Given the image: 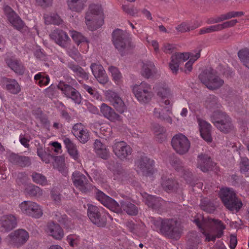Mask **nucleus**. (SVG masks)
<instances>
[{"mask_svg":"<svg viewBox=\"0 0 249 249\" xmlns=\"http://www.w3.org/2000/svg\"><path fill=\"white\" fill-rule=\"evenodd\" d=\"M151 222L159 233L168 238L178 240L182 234L181 225L177 220L172 218L162 219L160 217L156 219L151 217Z\"/></svg>","mask_w":249,"mask_h":249,"instance_id":"obj_1","label":"nucleus"},{"mask_svg":"<svg viewBox=\"0 0 249 249\" xmlns=\"http://www.w3.org/2000/svg\"><path fill=\"white\" fill-rule=\"evenodd\" d=\"M96 198L105 206L116 213H122L124 211L130 215H136L138 213V209L134 204L123 200L120 201L119 205L115 200L101 191L98 190L96 193Z\"/></svg>","mask_w":249,"mask_h":249,"instance_id":"obj_2","label":"nucleus"},{"mask_svg":"<svg viewBox=\"0 0 249 249\" xmlns=\"http://www.w3.org/2000/svg\"><path fill=\"white\" fill-rule=\"evenodd\" d=\"M200 217L201 219L199 217L196 218L193 220V222L202 231H205L206 228L214 226L213 230L215 234L207 232L203 233L206 236V241L208 242L211 241L214 242L216 238H220L223 235V231L225 229L226 227L221 221L201 216Z\"/></svg>","mask_w":249,"mask_h":249,"instance_id":"obj_3","label":"nucleus"},{"mask_svg":"<svg viewBox=\"0 0 249 249\" xmlns=\"http://www.w3.org/2000/svg\"><path fill=\"white\" fill-rule=\"evenodd\" d=\"M112 36L115 48L122 56L128 54L134 47L129 34L125 31L117 29L112 32Z\"/></svg>","mask_w":249,"mask_h":249,"instance_id":"obj_4","label":"nucleus"},{"mask_svg":"<svg viewBox=\"0 0 249 249\" xmlns=\"http://www.w3.org/2000/svg\"><path fill=\"white\" fill-rule=\"evenodd\" d=\"M219 196L224 206L231 212L237 213L243 206L242 202L232 189L222 188L219 191Z\"/></svg>","mask_w":249,"mask_h":249,"instance_id":"obj_5","label":"nucleus"},{"mask_svg":"<svg viewBox=\"0 0 249 249\" xmlns=\"http://www.w3.org/2000/svg\"><path fill=\"white\" fill-rule=\"evenodd\" d=\"M85 16L86 23L89 29L95 30L100 28L104 23L103 11L100 5L91 4Z\"/></svg>","mask_w":249,"mask_h":249,"instance_id":"obj_6","label":"nucleus"},{"mask_svg":"<svg viewBox=\"0 0 249 249\" xmlns=\"http://www.w3.org/2000/svg\"><path fill=\"white\" fill-rule=\"evenodd\" d=\"M200 81L210 89L214 90L220 88L224 81L216 74L215 71L209 68L203 71L198 76Z\"/></svg>","mask_w":249,"mask_h":249,"instance_id":"obj_7","label":"nucleus"},{"mask_svg":"<svg viewBox=\"0 0 249 249\" xmlns=\"http://www.w3.org/2000/svg\"><path fill=\"white\" fill-rule=\"evenodd\" d=\"M211 120L215 127L224 133H228L233 129L231 119L225 112H214Z\"/></svg>","mask_w":249,"mask_h":249,"instance_id":"obj_8","label":"nucleus"},{"mask_svg":"<svg viewBox=\"0 0 249 249\" xmlns=\"http://www.w3.org/2000/svg\"><path fill=\"white\" fill-rule=\"evenodd\" d=\"M133 91L138 100L142 103H148L153 96L151 86L145 82H142L139 85H135Z\"/></svg>","mask_w":249,"mask_h":249,"instance_id":"obj_9","label":"nucleus"},{"mask_svg":"<svg viewBox=\"0 0 249 249\" xmlns=\"http://www.w3.org/2000/svg\"><path fill=\"white\" fill-rule=\"evenodd\" d=\"M171 144L175 151L181 155L186 154L190 147V143L187 138L180 133L175 135L172 138Z\"/></svg>","mask_w":249,"mask_h":249,"instance_id":"obj_10","label":"nucleus"},{"mask_svg":"<svg viewBox=\"0 0 249 249\" xmlns=\"http://www.w3.org/2000/svg\"><path fill=\"white\" fill-rule=\"evenodd\" d=\"M88 216L90 221L99 227H105L107 224L105 215H102L99 208L92 204H88Z\"/></svg>","mask_w":249,"mask_h":249,"instance_id":"obj_11","label":"nucleus"},{"mask_svg":"<svg viewBox=\"0 0 249 249\" xmlns=\"http://www.w3.org/2000/svg\"><path fill=\"white\" fill-rule=\"evenodd\" d=\"M57 88L61 90L67 98H71L76 104H79L81 103L82 97L80 93L72 86L61 81L57 85Z\"/></svg>","mask_w":249,"mask_h":249,"instance_id":"obj_12","label":"nucleus"},{"mask_svg":"<svg viewBox=\"0 0 249 249\" xmlns=\"http://www.w3.org/2000/svg\"><path fill=\"white\" fill-rule=\"evenodd\" d=\"M21 211L35 218H39L42 215L39 206L31 201H24L19 205Z\"/></svg>","mask_w":249,"mask_h":249,"instance_id":"obj_13","label":"nucleus"},{"mask_svg":"<svg viewBox=\"0 0 249 249\" xmlns=\"http://www.w3.org/2000/svg\"><path fill=\"white\" fill-rule=\"evenodd\" d=\"M192 55L193 53H177L172 55L171 61L169 63V67L172 72L177 74L180 64L188 60Z\"/></svg>","mask_w":249,"mask_h":249,"instance_id":"obj_14","label":"nucleus"},{"mask_svg":"<svg viewBox=\"0 0 249 249\" xmlns=\"http://www.w3.org/2000/svg\"><path fill=\"white\" fill-rule=\"evenodd\" d=\"M106 96L117 111L121 114L124 112L126 109V106L117 93L112 90H108L106 93Z\"/></svg>","mask_w":249,"mask_h":249,"instance_id":"obj_15","label":"nucleus"},{"mask_svg":"<svg viewBox=\"0 0 249 249\" xmlns=\"http://www.w3.org/2000/svg\"><path fill=\"white\" fill-rule=\"evenodd\" d=\"M112 150L114 154L122 160L126 159L132 153L130 146L123 141L115 143L112 145Z\"/></svg>","mask_w":249,"mask_h":249,"instance_id":"obj_16","label":"nucleus"},{"mask_svg":"<svg viewBox=\"0 0 249 249\" xmlns=\"http://www.w3.org/2000/svg\"><path fill=\"white\" fill-rule=\"evenodd\" d=\"M72 180L74 185L82 192L87 193L89 191V184L85 175L78 171H75L72 175Z\"/></svg>","mask_w":249,"mask_h":249,"instance_id":"obj_17","label":"nucleus"},{"mask_svg":"<svg viewBox=\"0 0 249 249\" xmlns=\"http://www.w3.org/2000/svg\"><path fill=\"white\" fill-rule=\"evenodd\" d=\"M136 164L143 175L148 176L152 174L154 161L147 157L141 156L137 160Z\"/></svg>","mask_w":249,"mask_h":249,"instance_id":"obj_18","label":"nucleus"},{"mask_svg":"<svg viewBox=\"0 0 249 249\" xmlns=\"http://www.w3.org/2000/svg\"><path fill=\"white\" fill-rule=\"evenodd\" d=\"M3 10L8 20L16 29L20 30L23 27V21L10 6H5Z\"/></svg>","mask_w":249,"mask_h":249,"instance_id":"obj_19","label":"nucleus"},{"mask_svg":"<svg viewBox=\"0 0 249 249\" xmlns=\"http://www.w3.org/2000/svg\"><path fill=\"white\" fill-rule=\"evenodd\" d=\"M143 198H145V203L148 207L151 208L153 210L158 213L160 212L164 201L161 198L149 195L144 193L142 195Z\"/></svg>","mask_w":249,"mask_h":249,"instance_id":"obj_20","label":"nucleus"},{"mask_svg":"<svg viewBox=\"0 0 249 249\" xmlns=\"http://www.w3.org/2000/svg\"><path fill=\"white\" fill-rule=\"evenodd\" d=\"M210 156L205 154H200L197 156V167L203 172H207L212 169L214 166Z\"/></svg>","mask_w":249,"mask_h":249,"instance_id":"obj_21","label":"nucleus"},{"mask_svg":"<svg viewBox=\"0 0 249 249\" xmlns=\"http://www.w3.org/2000/svg\"><path fill=\"white\" fill-rule=\"evenodd\" d=\"M51 39L63 48L67 47L70 38L66 33L61 29H55L50 35Z\"/></svg>","mask_w":249,"mask_h":249,"instance_id":"obj_22","label":"nucleus"},{"mask_svg":"<svg viewBox=\"0 0 249 249\" xmlns=\"http://www.w3.org/2000/svg\"><path fill=\"white\" fill-rule=\"evenodd\" d=\"M9 161L12 164L21 167L30 166L32 164L31 158L27 156L11 153L8 158Z\"/></svg>","mask_w":249,"mask_h":249,"instance_id":"obj_23","label":"nucleus"},{"mask_svg":"<svg viewBox=\"0 0 249 249\" xmlns=\"http://www.w3.org/2000/svg\"><path fill=\"white\" fill-rule=\"evenodd\" d=\"M197 121L201 137L206 142H211L212 141L211 125L206 121L200 118L197 119Z\"/></svg>","mask_w":249,"mask_h":249,"instance_id":"obj_24","label":"nucleus"},{"mask_svg":"<svg viewBox=\"0 0 249 249\" xmlns=\"http://www.w3.org/2000/svg\"><path fill=\"white\" fill-rule=\"evenodd\" d=\"M17 222L16 217L13 215L3 217L0 222V231L7 232L16 227Z\"/></svg>","mask_w":249,"mask_h":249,"instance_id":"obj_25","label":"nucleus"},{"mask_svg":"<svg viewBox=\"0 0 249 249\" xmlns=\"http://www.w3.org/2000/svg\"><path fill=\"white\" fill-rule=\"evenodd\" d=\"M50 235L55 239L60 240L64 236V232L60 225L54 222H48L46 230Z\"/></svg>","mask_w":249,"mask_h":249,"instance_id":"obj_26","label":"nucleus"},{"mask_svg":"<svg viewBox=\"0 0 249 249\" xmlns=\"http://www.w3.org/2000/svg\"><path fill=\"white\" fill-rule=\"evenodd\" d=\"M94 148L97 155L104 160H107L109 157V151L107 146L100 140L96 139L94 143Z\"/></svg>","mask_w":249,"mask_h":249,"instance_id":"obj_27","label":"nucleus"},{"mask_svg":"<svg viewBox=\"0 0 249 249\" xmlns=\"http://www.w3.org/2000/svg\"><path fill=\"white\" fill-rule=\"evenodd\" d=\"M101 112L105 117L110 121L115 122L121 120V116L113 108L104 103L101 106Z\"/></svg>","mask_w":249,"mask_h":249,"instance_id":"obj_28","label":"nucleus"},{"mask_svg":"<svg viewBox=\"0 0 249 249\" xmlns=\"http://www.w3.org/2000/svg\"><path fill=\"white\" fill-rule=\"evenodd\" d=\"M13 240L19 245L24 244L29 238L28 233L24 230L20 229L10 234Z\"/></svg>","mask_w":249,"mask_h":249,"instance_id":"obj_29","label":"nucleus"},{"mask_svg":"<svg viewBox=\"0 0 249 249\" xmlns=\"http://www.w3.org/2000/svg\"><path fill=\"white\" fill-rule=\"evenodd\" d=\"M162 111L163 112L161 113L159 109L155 108L154 111L155 116L162 121L172 124V119L170 116V115L172 114L171 108L169 107H166L164 108V110Z\"/></svg>","mask_w":249,"mask_h":249,"instance_id":"obj_30","label":"nucleus"},{"mask_svg":"<svg viewBox=\"0 0 249 249\" xmlns=\"http://www.w3.org/2000/svg\"><path fill=\"white\" fill-rule=\"evenodd\" d=\"M3 82L6 85L7 90L10 93L16 94L20 91V86L16 80L4 78Z\"/></svg>","mask_w":249,"mask_h":249,"instance_id":"obj_31","label":"nucleus"},{"mask_svg":"<svg viewBox=\"0 0 249 249\" xmlns=\"http://www.w3.org/2000/svg\"><path fill=\"white\" fill-rule=\"evenodd\" d=\"M54 218L58 222L64 225V228L67 230H71L74 228L71 221L68 218L65 214H62L58 212H55Z\"/></svg>","mask_w":249,"mask_h":249,"instance_id":"obj_32","label":"nucleus"},{"mask_svg":"<svg viewBox=\"0 0 249 249\" xmlns=\"http://www.w3.org/2000/svg\"><path fill=\"white\" fill-rule=\"evenodd\" d=\"M67 66L77 76L86 80L89 79L88 73L78 65L74 62H69Z\"/></svg>","mask_w":249,"mask_h":249,"instance_id":"obj_33","label":"nucleus"},{"mask_svg":"<svg viewBox=\"0 0 249 249\" xmlns=\"http://www.w3.org/2000/svg\"><path fill=\"white\" fill-rule=\"evenodd\" d=\"M153 89L157 95L162 99L168 98L170 95V89L164 84H156Z\"/></svg>","mask_w":249,"mask_h":249,"instance_id":"obj_34","label":"nucleus"},{"mask_svg":"<svg viewBox=\"0 0 249 249\" xmlns=\"http://www.w3.org/2000/svg\"><path fill=\"white\" fill-rule=\"evenodd\" d=\"M155 67L153 63L147 61L143 63L142 75L146 78H150L155 72Z\"/></svg>","mask_w":249,"mask_h":249,"instance_id":"obj_35","label":"nucleus"},{"mask_svg":"<svg viewBox=\"0 0 249 249\" xmlns=\"http://www.w3.org/2000/svg\"><path fill=\"white\" fill-rule=\"evenodd\" d=\"M8 66L16 73L22 75L24 72V68L18 60L10 59L7 61Z\"/></svg>","mask_w":249,"mask_h":249,"instance_id":"obj_36","label":"nucleus"},{"mask_svg":"<svg viewBox=\"0 0 249 249\" xmlns=\"http://www.w3.org/2000/svg\"><path fill=\"white\" fill-rule=\"evenodd\" d=\"M200 207L203 211L208 213H213L216 209L213 203L207 198H204L201 200Z\"/></svg>","mask_w":249,"mask_h":249,"instance_id":"obj_37","label":"nucleus"},{"mask_svg":"<svg viewBox=\"0 0 249 249\" xmlns=\"http://www.w3.org/2000/svg\"><path fill=\"white\" fill-rule=\"evenodd\" d=\"M161 186L164 190L167 192L174 191L177 189L178 184L176 180L172 178H168L163 180Z\"/></svg>","mask_w":249,"mask_h":249,"instance_id":"obj_38","label":"nucleus"},{"mask_svg":"<svg viewBox=\"0 0 249 249\" xmlns=\"http://www.w3.org/2000/svg\"><path fill=\"white\" fill-rule=\"evenodd\" d=\"M86 1L87 0H78L76 2H74L73 0H67V3L69 8L72 11L79 12L83 9Z\"/></svg>","mask_w":249,"mask_h":249,"instance_id":"obj_39","label":"nucleus"},{"mask_svg":"<svg viewBox=\"0 0 249 249\" xmlns=\"http://www.w3.org/2000/svg\"><path fill=\"white\" fill-rule=\"evenodd\" d=\"M237 54L243 65L249 69V49H241L238 51Z\"/></svg>","mask_w":249,"mask_h":249,"instance_id":"obj_40","label":"nucleus"},{"mask_svg":"<svg viewBox=\"0 0 249 249\" xmlns=\"http://www.w3.org/2000/svg\"><path fill=\"white\" fill-rule=\"evenodd\" d=\"M169 160L170 164L178 172H180L184 167L180 160L174 154L169 156Z\"/></svg>","mask_w":249,"mask_h":249,"instance_id":"obj_41","label":"nucleus"},{"mask_svg":"<svg viewBox=\"0 0 249 249\" xmlns=\"http://www.w3.org/2000/svg\"><path fill=\"white\" fill-rule=\"evenodd\" d=\"M33 181L41 185H45L47 183L46 178L42 174L34 172L31 175Z\"/></svg>","mask_w":249,"mask_h":249,"instance_id":"obj_42","label":"nucleus"},{"mask_svg":"<svg viewBox=\"0 0 249 249\" xmlns=\"http://www.w3.org/2000/svg\"><path fill=\"white\" fill-rule=\"evenodd\" d=\"M205 105L206 107L209 109L218 107L217 97L213 95H210L207 97Z\"/></svg>","mask_w":249,"mask_h":249,"instance_id":"obj_43","label":"nucleus"},{"mask_svg":"<svg viewBox=\"0 0 249 249\" xmlns=\"http://www.w3.org/2000/svg\"><path fill=\"white\" fill-rule=\"evenodd\" d=\"M90 69L95 78L106 74L105 71L101 65L92 63L90 66Z\"/></svg>","mask_w":249,"mask_h":249,"instance_id":"obj_44","label":"nucleus"},{"mask_svg":"<svg viewBox=\"0 0 249 249\" xmlns=\"http://www.w3.org/2000/svg\"><path fill=\"white\" fill-rule=\"evenodd\" d=\"M200 51L199 50L195 54L193 53V55L190 57V60L185 64V68L186 69L185 72L187 73V71L190 72L192 70L193 64L200 56Z\"/></svg>","mask_w":249,"mask_h":249,"instance_id":"obj_45","label":"nucleus"},{"mask_svg":"<svg viewBox=\"0 0 249 249\" xmlns=\"http://www.w3.org/2000/svg\"><path fill=\"white\" fill-rule=\"evenodd\" d=\"M190 234H192V237L194 238L193 239L191 237H189L188 241L187 242V246L189 249H197L196 247L199 243V239L196 235V233L191 232L190 233ZM191 236V235H189L190 237Z\"/></svg>","mask_w":249,"mask_h":249,"instance_id":"obj_46","label":"nucleus"},{"mask_svg":"<svg viewBox=\"0 0 249 249\" xmlns=\"http://www.w3.org/2000/svg\"><path fill=\"white\" fill-rule=\"evenodd\" d=\"M28 195L32 196H37L41 195L42 191L41 189L36 185L29 186L26 189Z\"/></svg>","mask_w":249,"mask_h":249,"instance_id":"obj_47","label":"nucleus"},{"mask_svg":"<svg viewBox=\"0 0 249 249\" xmlns=\"http://www.w3.org/2000/svg\"><path fill=\"white\" fill-rule=\"evenodd\" d=\"M54 159L53 166L60 171H62L64 168V158L63 156H56L51 157Z\"/></svg>","mask_w":249,"mask_h":249,"instance_id":"obj_48","label":"nucleus"},{"mask_svg":"<svg viewBox=\"0 0 249 249\" xmlns=\"http://www.w3.org/2000/svg\"><path fill=\"white\" fill-rule=\"evenodd\" d=\"M35 80H38V84L40 86L47 85L50 81L48 75H44L41 73H38L35 76Z\"/></svg>","mask_w":249,"mask_h":249,"instance_id":"obj_49","label":"nucleus"},{"mask_svg":"<svg viewBox=\"0 0 249 249\" xmlns=\"http://www.w3.org/2000/svg\"><path fill=\"white\" fill-rule=\"evenodd\" d=\"M71 36L73 40L77 44V45H79L81 43L88 42L86 38L79 32L72 31L71 32Z\"/></svg>","mask_w":249,"mask_h":249,"instance_id":"obj_50","label":"nucleus"},{"mask_svg":"<svg viewBox=\"0 0 249 249\" xmlns=\"http://www.w3.org/2000/svg\"><path fill=\"white\" fill-rule=\"evenodd\" d=\"M37 155L46 163L50 162V158L53 157V156L46 152L44 151L42 148H38L37 150Z\"/></svg>","mask_w":249,"mask_h":249,"instance_id":"obj_51","label":"nucleus"},{"mask_svg":"<svg viewBox=\"0 0 249 249\" xmlns=\"http://www.w3.org/2000/svg\"><path fill=\"white\" fill-rule=\"evenodd\" d=\"M80 142L85 143L87 142L89 138V132L87 129H84L82 132L77 134L76 136Z\"/></svg>","mask_w":249,"mask_h":249,"instance_id":"obj_52","label":"nucleus"},{"mask_svg":"<svg viewBox=\"0 0 249 249\" xmlns=\"http://www.w3.org/2000/svg\"><path fill=\"white\" fill-rule=\"evenodd\" d=\"M182 177L188 183H192L193 181V175L189 169L184 167L180 171Z\"/></svg>","mask_w":249,"mask_h":249,"instance_id":"obj_53","label":"nucleus"},{"mask_svg":"<svg viewBox=\"0 0 249 249\" xmlns=\"http://www.w3.org/2000/svg\"><path fill=\"white\" fill-rule=\"evenodd\" d=\"M240 168L242 173H246L249 170V160L247 158H241Z\"/></svg>","mask_w":249,"mask_h":249,"instance_id":"obj_54","label":"nucleus"},{"mask_svg":"<svg viewBox=\"0 0 249 249\" xmlns=\"http://www.w3.org/2000/svg\"><path fill=\"white\" fill-rule=\"evenodd\" d=\"M108 70L111 73L112 76L115 80H118L121 77V74L118 69L114 66H110L108 68Z\"/></svg>","mask_w":249,"mask_h":249,"instance_id":"obj_55","label":"nucleus"},{"mask_svg":"<svg viewBox=\"0 0 249 249\" xmlns=\"http://www.w3.org/2000/svg\"><path fill=\"white\" fill-rule=\"evenodd\" d=\"M238 21L237 19H233L229 21L225 22L222 24H219L221 30L227 28L232 27Z\"/></svg>","mask_w":249,"mask_h":249,"instance_id":"obj_56","label":"nucleus"},{"mask_svg":"<svg viewBox=\"0 0 249 249\" xmlns=\"http://www.w3.org/2000/svg\"><path fill=\"white\" fill-rule=\"evenodd\" d=\"M122 9L126 13L132 16L138 13L137 9H134L133 7L129 8L128 6L126 5H123Z\"/></svg>","mask_w":249,"mask_h":249,"instance_id":"obj_57","label":"nucleus"},{"mask_svg":"<svg viewBox=\"0 0 249 249\" xmlns=\"http://www.w3.org/2000/svg\"><path fill=\"white\" fill-rule=\"evenodd\" d=\"M176 28L178 32L181 33L190 31V26L185 22H183L178 25Z\"/></svg>","mask_w":249,"mask_h":249,"instance_id":"obj_58","label":"nucleus"},{"mask_svg":"<svg viewBox=\"0 0 249 249\" xmlns=\"http://www.w3.org/2000/svg\"><path fill=\"white\" fill-rule=\"evenodd\" d=\"M55 89L56 87L52 85L45 89L46 95L49 98H52L55 94Z\"/></svg>","mask_w":249,"mask_h":249,"instance_id":"obj_59","label":"nucleus"},{"mask_svg":"<svg viewBox=\"0 0 249 249\" xmlns=\"http://www.w3.org/2000/svg\"><path fill=\"white\" fill-rule=\"evenodd\" d=\"M125 225L130 232L133 233L136 232L138 225L135 224L132 221H127Z\"/></svg>","mask_w":249,"mask_h":249,"instance_id":"obj_60","label":"nucleus"},{"mask_svg":"<svg viewBox=\"0 0 249 249\" xmlns=\"http://www.w3.org/2000/svg\"><path fill=\"white\" fill-rule=\"evenodd\" d=\"M72 129L74 131L73 132L74 135L76 136L77 134L82 132L84 129V128L83 124L81 123H77L73 125Z\"/></svg>","mask_w":249,"mask_h":249,"instance_id":"obj_61","label":"nucleus"},{"mask_svg":"<svg viewBox=\"0 0 249 249\" xmlns=\"http://www.w3.org/2000/svg\"><path fill=\"white\" fill-rule=\"evenodd\" d=\"M63 142L68 151L76 147V145L68 138H65Z\"/></svg>","mask_w":249,"mask_h":249,"instance_id":"obj_62","label":"nucleus"},{"mask_svg":"<svg viewBox=\"0 0 249 249\" xmlns=\"http://www.w3.org/2000/svg\"><path fill=\"white\" fill-rule=\"evenodd\" d=\"M153 128L154 131L157 134H160V133H165L166 132L165 128L160 125L158 124H156L153 125Z\"/></svg>","mask_w":249,"mask_h":249,"instance_id":"obj_63","label":"nucleus"},{"mask_svg":"<svg viewBox=\"0 0 249 249\" xmlns=\"http://www.w3.org/2000/svg\"><path fill=\"white\" fill-rule=\"evenodd\" d=\"M52 23L56 25H59L62 22V20L57 15H53L50 17Z\"/></svg>","mask_w":249,"mask_h":249,"instance_id":"obj_64","label":"nucleus"}]
</instances>
